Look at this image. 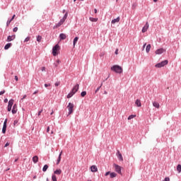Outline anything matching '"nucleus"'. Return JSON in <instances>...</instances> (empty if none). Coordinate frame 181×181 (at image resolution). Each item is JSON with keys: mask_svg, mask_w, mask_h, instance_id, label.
Returning <instances> with one entry per match:
<instances>
[{"mask_svg": "<svg viewBox=\"0 0 181 181\" xmlns=\"http://www.w3.org/2000/svg\"><path fill=\"white\" fill-rule=\"evenodd\" d=\"M89 21H90V22H97V21H98V18L90 17Z\"/></svg>", "mask_w": 181, "mask_h": 181, "instance_id": "nucleus-26", "label": "nucleus"}, {"mask_svg": "<svg viewBox=\"0 0 181 181\" xmlns=\"http://www.w3.org/2000/svg\"><path fill=\"white\" fill-rule=\"evenodd\" d=\"M150 50H151V44H148V45L146 46V53H149Z\"/></svg>", "mask_w": 181, "mask_h": 181, "instance_id": "nucleus-27", "label": "nucleus"}, {"mask_svg": "<svg viewBox=\"0 0 181 181\" xmlns=\"http://www.w3.org/2000/svg\"><path fill=\"white\" fill-rule=\"evenodd\" d=\"M149 29V24L148 23H146L145 25L142 28V33H145Z\"/></svg>", "mask_w": 181, "mask_h": 181, "instance_id": "nucleus-9", "label": "nucleus"}, {"mask_svg": "<svg viewBox=\"0 0 181 181\" xmlns=\"http://www.w3.org/2000/svg\"><path fill=\"white\" fill-rule=\"evenodd\" d=\"M59 44L55 45L53 47H52V54L53 56H57V54H59V53L57 52H59Z\"/></svg>", "mask_w": 181, "mask_h": 181, "instance_id": "nucleus-4", "label": "nucleus"}, {"mask_svg": "<svg viewBox=\"0 0 181 181\" xmlns=\"http://www.w3.org/2000/svg\"><path fill=\"white\" fill-rule=\"evenodd\" d=\"M115 53L116 54H118V49H117L115 50Z\"/></svg>", "mask_w": 181, "mask_h": 181, "instance_id": "nucleus-57", "label": "nucleus"}, {"mask_svg": "<svg viewBox=\"0 0 181 181\" xmlns=\"http://www.w3.org/2000/svg\"><path fill=\"white\" fill-rule=\"evenodd\" d=\"M14 78L16 81H18L19 80V78H18V76H15Z\"/></svg>", "mask_w": 181, "mask_h": 181, "instance_id": "nucleus-48", "label": "nucleus"}, {"mask_svg": "<svg viewBox=\"0 0 181 181\" xmlns=\"http://www.w3.org/2000/svg\"><path fill=\"white\" fill-rule=\"evenodd\" d=\"M15 16H16V15L14 14L12 17H11V18L10 19V21H13V19H15Z\"/></svg>", "mask_w": 181, "mask_h": 181, "instance_id": "nucleus-49", "label": "nucleus"}, {"mask_svg": "<svg viewBox=\"0 0 181 181\" xmlns=\"http://www.w3.org/2000/svg\"><path fill=\"white\" fill-rule=\"evenodd\" d=\"M3 94H5V90L0 91V95H3Z\"/></svg>", "mask_w": 181, "mask_h": 181, "instance_id": "nucleus-44", "label": "nucleus"}, {"mask_svg": "<svg viewBox=\"0 0 181 181\" xmlns=\"http://www.w3.org/2000/svg\"><path fill=\"white\" fill-rule=\"evenodd\" d=\"M79 87H80V85H78V83H77L75 86H74V88H72L71 91L73 93H76L77 91H78Z\"/></svg>", "mask_w": 181, "mask_h": 181, "instance_id": "nucleus-11", "label": "nucleus"}, {"mask_svg": "<svg viewBox=\"0 0 181 181\" xmlns=\"http://www.w3.org/2000/svg\"><path fill=\"white\" fill-rule=\"evenodd\" d=\"M135 104L137 107H142V104L141 103V100L139 99L136 100Z\"/></svg>", "mask_w": 181, "mask_h": 181, "instance_id": "nucleus-17", "label": "nucleus"}, {"mask_svg": "<svg viewBox=\"0 0 181 181\" xmlns=\"http://www.w3.org/2000/svg\"><path fill=\"white\" fill-rule=\"evenodd\" d=\"M104 94H108V93L106 90H105Z\"/></svg>", "mask_w": 181, "mask_h": 181, "instance_id": "nucleus-59", "label": "nucleus"}, {"mask_svg": "<svg viewBox=\"0 0 181 181\" xmlns=\"http://www.w3.org/2000/svg\"><path fill=\"white\" fill-rule=\"evenodd\" d=\"M119 17H117V18H115V19H113V20H112V21H111V23L112 24V25H115V23H118V22H119Z\"/></svg>", "mask_w": 181, "mask_h": 181, "instance_id": "nucleus-15", "label": "nucleus"}, {"mask_svg": "<svg viewBox=\"0 0 181 181\" xmlns=\"http://www.w3.org/2000/svg\"><path fill=\"white\" fill-rule=\"evenodd\" d=\"M33 162L34 163H37V162H39V157H37V156H35L33 157Z\"/></svg>", "mask_w": 181, "mask_h": 181, "instance_id": "nucleus-16", "label": "nucleus"}, {"mask_svg": "<svg viewBox=\"0 0 181 181\" xmlns=\"http://www.w3.org/2000/svg\"><path fill=\"white\" fill-rule=\"evenodd\" d=\"M42 110H40V111L38 112V113H37V116H38V117L42 114Z\"/></svg>", "mask_w": 181, "mask_h": 181, "instance_id": "nucleus-51", "label": "nucleus"}, {"mask_svg": "<svg viewBox=\"0 0 181 181\" xmlns=\"http://www.w3.org/2000/svg\"><path fill=\"white\" fill-rule=\"evenodd\" d=\"M111 173L110 171L105 173V176H108V175H110Z\"/></svg>", "mask_w": 181, "mask_h": 181, "instance_id": "nucleus-45", "label": "nucleus"}, {"mask_svg": "<svg viewBox=\"0 0 181 181\" xmlns=\"http://www.w3.org/2000/svg\"><path fill=\"white\" fill-rule=\"evenodd\" d=\"M17 160H18V158H16V159L14 160V162H16Z\"/></svg>", "mask_w": 181, "mask_h": 181, "instance_id": "nucleus-60", "label": "nucleus"}, {"mask_svg": "<svg viewBox=\"0 0 181 181\" xmlns=\"http://www.w3.org/2000/svg\"><path fill=\"white\" fill-rule=\"evenodd\" d=\"M59 64H60V60H59V59L57 60V62L54 63V66L55 68H57L59 66Z\"/></svg>", "mask_w": 181, "mask_h": 181, "instance_id": "nucleus-30", "label": "nucleus"}, {"mask_svg": "<svg viewBox=\"0 0 181 181\" xmlns=\"http://www.w3.org/2000/svg\"><path fill=\"white\" fill-rule=\"evenodd\" d=\"M169 62L168 60L162 61L160 63H158L155 65V67H157V69H160L161 67H164V66H166Z\"/></svg>", "mask_w": 181, "mask_h": 181, "instance_id": "nucleus-2", "label": "nucleus"}, {"mask_svg": "<svg viewBox=\"0 0 181 181\" xmlns=\"http://www.w3.org/2000/svg\"><path fill=\"white\" fill-rule=\"evenodd\" d=\"M50 131V127H47V132H49Z\"/></svg>", "mask_w": 181, "mask_h": 181, "instance_id": "nucleus-53", "label": "nucleus"}, {"mask_svg": "<svg viewBox=\"0 0 181 181\" xmlns=\"http://www.w3.org/2000/svg\"><path fill=\"white\" fill-rule=\"evenodd\" d=\"M42 41V36L40 35H38L37 37V42H41Z\"/></svg>", "mask_w": 181, "mask_h": 181, "instance_id": "nucleus-37", "label": "nucleus"}, {"mask_svg": "<svg viewBox=\"0 0 181 181\" xmlns=\"http://www.w3.org/2000/svg\"><path fill=\"white\" fill-rule=\"evenodd\" d=\"M15 37H16V36L15 35H8L7 37V42H12V40H15Z\"/></svg>", "mask_w": 181, "mask_h": 181, "instance_id": "nucleus-10", "label": "nucleus"}, {"mask_svg": "<svg viewBox=\"0 0 181 181\" xmlns=\"http://www.w3.org/2000/svg\"><path fill=\"white\" fill-rule=\"evenodd\" d=\"M11 46H12V43H7L4 46V50H8V49H9V47H11Z\"/></svg>", "mask_w": 181, "mask_h": 181, "instance_id": "nucleus-22", "label": "nucleus"}, {"mask_svg": "<svg viewBox=\"0 0 181 181\" xmlns=\"http://www.w3.org/2000/svg\"><path fill=\"white\" fill-rule=\"evenodd\" d=\"M91 172H98V168L95 165H92L90 167Z\"/></svg>", "mask_w": 181, "mask_h": 181, "instance_id": "nucleus-18", "label": "nucleus"}, {"mask_svg": "<svg viewBox=\"0 0 181 181\" xmlns=\"http://www.w3.org/2000/svg\"><path fill=\"white\" fill-rule=\"evenodd\" d=\"M6 124H8V119H5L2 128V133L6 134Z\"/></svg>", "mask_w": 181, "mask_h": 181, "instance_id": "nucleus-6", "label": "nucleus"}, {"mask_svg": "<svg viewBox=\"0 0 181 181\" xmlns=\"http://www.w3.org/2000/svg\"><path fill=\"white\" fill-rule=\"evenodd\" d=\"M25 98H26V95H24L23 98H21V100H25Z\"/></svg>", "mask_w": 181, "mask_h": 181, "instance_id": "nucleus-55", "label": "nucleus"}, {"mask_svg": "<svg viewBox=\"0 0 181 181\" xmlns=\"http://www.w3.org/2000/svg\"><path fill=\"white\" fill-rule=\"evenodd\" d=\"M153 105L155 107V108H159V107H160V105H159V103L158 102H153Z\"/></svg>", "mask_w": 181, "mask_h": 181, "instance_id": "nucleus-24", "label": "nucleus"}, {"mask_svg": "<svg viewBox=\"0 0 181 181\" xmlns=\"http://www.w3.org/2000/svg\"><path fill=\"white\" fill-rule=\"evenodd\" d=\"M177 170L178 173H181V165L180 164H178L177 165Z\"/></svg>", "mask_w": 181, "mask_h": 181, "instance_id": "nucleus-32", "label": "nucleus"}, {"mask_svg": "<svg viewBox=\"0 0 181 181\" xmlns=\"http://www.w3.org/2000/svg\"><path fill=\"white\" fill-rule=\"evenodd\" d=\"M59 85H60V83H57V82H56V83H54L55 87H58V86H59Z\"/></svg>", "mask_w": 181, "mask_h": 181, "instance_id": "nucleus-47", "label": "nucleus"}, {"mask_svg": "<svg viewBox=\"0 0 181 181\" xmlns=\"http://www.w3.org/2000/svg\"><path fill=\"white\" fill-rule=\"evenodd\" d=\"M13 106V99H11L8 100V104L7 107V110L8 112L12 111V107Z\"/></svg>", "mask_w": 181, "mask_h": 181, "instance_id": "nucleus-5", "label": "nucleus"}, {"mask_svg": "<svg viewBox=\"0 0 181 181\" xmlns=\"http://www.w3.org/2000/svg\"><path fill=\"white\" fill-rule=\"evenodd\" d=\"M13 32H18V27H15V28L13 29Z\"/></svg>", "mask_w": 181, "mask_h": 181, "instance_id": "nucleus-42", "label": "nucleus"}, {"mask_svg": "<svg viewBox=\"0 0 181 181\" xmlns=\"http://www.w3.org/2000/svg\"><path fill=\"white\" fill-rule=\"evenodd\" d=\"M4 103H8V98L4 99Z\"/></svg>", "mask_w": 181, "mask_h": 181, "instance_id": "nucleus-56", "label": "nucleus"}, {"mask_svg": "<svg viewBox=\"0 0 181 181\" xmlns=\"http://www.w3.org/2000/svg\"><path fill=\"white\" fill-rule=\"evenodd\" d=\"M52 181H57V177H56V175H54V174L52 175Z\"/></svg>", "mask_w": 181, "mask_h": 181, "instance_id": "nucleus-33", "label": "nucleus"}, {"mask_svg": "<svg viewBox=\"0 0 181 181\" xmlns=\"http://www.w3.org/2000/svg\"><path fill=\"white\" fill-rule=\"evenodd\" d=\"M37 93H39V90H35L34 93H33V95H35V94H37Z\"/></svg>", "mask_w": 181, "mask_h": 181, "instance_id": "nucleus-54", "label": "nucleus"}, {"mask_svg": "<svg viewBox=\"0 0 181 181\" xmlns=\"http://www.w3.org/2000/svg\"><path fill=\"white\" fill-rule=\"evenodd\" d=\"M45 87L47 88V87H50V83H45Z\"/></svg>", "mask_w": 181, "mask_h": 181, "instance_id": "nucleus-41", "label": "nucleus"}, {"mask_svg": "<svg viewBox=\"0 0 181 181\" xmlns=\"http://www.w3.org/2000/svg\"><path fill=\"white\" fill-rule=\"evenodd\" d=\"M67 16H69V13H66L65 14H64V16H63V18H62V19H64V20H66L67 19Z\"/></svg>", "mask_w": 181, "mask_h": 181, "instance_id": "nucleus-36", "label": "nucleus"}, {"mask_svg": "<svg viewBox=\"0 0 181 181\" xmlns=\"http://www.w3.org/2000/svg\"><path fill=\"white\" fill-rule=\"evenodd\" d=\"M63 24L61 23V22L59 21L58 23H57L54 26V29H56L57 28H60V26H62Z\"/></svg>", "mask_w": 181, "mask_h": 181, "instance_id": "nucleus-28", "label": "nucleus"}, {"mask_svg": "<svg viewBox=\"0 0 181 181\" xmlns=\"http://www.w3.org/2000/svg\"><path fill=\"white\" fill-rule=\"evenodd\" d=\"M6 146H9V143L7 142L4 146V148H6Z\"/></svg>", "mask_w": 181, "mask_h": 181, "instance_id": "nucleus-52", "label": "nucleus"}, {"mask_svg": "<svg viewBox=\"0 0 181 181\" xmlns=\"http://www.w3.org/2000/svg\"><path fill=\"white\" fill-rule=\"evenodd\" d=\"M11 22H12V20H8L6 22V26H9V25H11Z\"/></svg>", "mask_w": 181, "mask_h": 181, "instance_id": "nucleus-38", "label": "nucleus"}, {"mask_svg": "<svg viewBox=\"0 0 181 181\" xmlns=\"http://www.w3.org/2000/svg\"><path fill=\"white\" fill-rule=\"evenodd\" d=\"M76 93L71 90L68 95H67V98H71Z\"/></svg>", "mask_w": 181, "mask_h": 181, "instance_id": "nucleus-21", "label": "nucleus"}, {"mask_svg": "<svg viewBox=\"0 0 181 181\" xmlns=\"http://www.w3.org/2000/svg\"><path fill=\"white\" fill-rule=\"evenodd\" d=\"M101 87H103V83H101L100 86L96 88L95 90V94H97L98 91H100V88H101Z\"/></svg>", "mask_w": 181, "mask_h": 181, "instance_id": "nucleus-31", "label": "nucleus"}, {"mask_svg": "<svg viewBox=\"0 0 181 181\" xmlns=\"http://www.w3.org/2000/svg\"><path fill=\"white\" fill-rule=\"evenodd\" d=\"M115 166V172L118 173L119 175H121V166L117 165V164H114Z\"/></svg>", "mask_w": 181, "mask_h": 181, "instance_id": "nucleus-7", "label": "nucleus"}, {"mask_svg": "<svg viewBox=\"0 0 181 181\" xmlns=\"http://www.w3.org/2000/svg\"><path fill=\"white\" fill-rule=\"evenodd\" d=\"M97 12H98V11H97V8H95V9H94V13H97Z\"/></svg>", "mask_w": 181, "mask_h": 181, "instance_id": "nucleus-58", "label": "nucleus"}, {"mask_svg": "<svg viewBox=\"0 0 181 181\" xmlns=\"http://www.w3.org/2000/svg\"><path fill=\"white\" fill-rule=\"evenodd\" d=\"M81 97H86V95H87V92L86 91H82L81 93Z\"/></svg>", "mask_w": 181, "mask_h": 181, "instance_id": "nucleus-34", "label": "nucleus"}, {"mask_svg": "<svg viewBox=\"0 0 181 181\" xmlns=\"http://www.w3.org/2000/svg\"><path fill=\"white\" fill-rule=\"evenodd\" d=\"M54 175H62V170L61 169H57L55 171H54Z\"/></svg>", "mask_w": 181, "mask_h": 181, "instance_id": "nucleus-19", "label": "nucleus"}, {"mask_svg": "<svg viewBox=\"0 0 181 181\" xmlns=\"http://www.w3.org/2000/svg\"><path fill=\"white\" fill-rule=\"evenodd\" d=\"M153 2H158V0H153Z\"/></svg>", "mask_w": 181, "mask_h": 181, "instance_id": "nucleus-62", "label": "nucleus"}, {"mask_svg": "<svg viewBox=\"0 0 181 181\" xmlns=\"http://www.w3.org/2000/svg\"><path fill=\"white\" fill-rule=\"evenodd\" d=\"M117 156L119 159V160H124V158L122 157V154H121V152H119V151H117Z\"/></svg>", "mask_w": 181, "mask_h": 181, "instance_id": "nucleus-12", "label": "nucleus"}, {"mask_svg": "<svg viewBox=\"0 0 181 181\" xmlns=\"http://www.w3.org/2000/svg\"><path fill=\"white\" fill-rule=\"evenodd\" d=\"M112 71H115V73H117L119 74H121L122 73V67H121L119 65H114L111 67Z\"/></svg>", "mask_w": 181, "mask_h": 181, "instance_id": "nucleus-1", "label": "nucleus"}, {"mask_svg": "<svg viewBox=\"0 0 181 181\" xmlns=\"http://www.w3.org/2000/svg\"><path fill=\"white\" fill-rule=\"evenodd\" d=\"M62 153L61 152L58 156L57 160V165H59L60 163V160H62Z\"/></svg>", "mask_w": 181, "mask_h": 181, "instance_id": "nucleus-20", "label": "nucleus"}, {"mask_svg": "<svg viewBox=\"0 0 181 181\" xmlns=\"http://www.w3.org/2000/svg\"><path fill=\"white\" fill-rule=\"evenodd\" d=\"M145 46H146V44H144V45H143V47H145Z\"/></svg>", "mask_w": 181, "mask_h": 181, "instance_id": "nucleus-61", "label": "nucleus"}, {"mask_svg": "<svg viewBox=\"0 0 181 181\" xmlns=\"http://www.w3.org/2000/svg\"><path fill=\"white\" fill-rule=\"evenodd\" d=\"M66 37H67V36H66V34H64V33H61V34L59 35V39H60V40H66Z\"/></svg>", "mask_w": 181, "mask_h": 181, "instance_id": "nucleus-14", "label": "nucleus"}, {"mask_svg": "<svg viewBox=\"0 0 181 181\" xmlns=\"http://www.w3.org/2000/svg\"><path fill=\"white\" fill-rule=\"evenodd\" d=\"M46 181H49V178H47Z\"/></svg>", "mask_w": 181, "mask_h": 181, "instance_id": "nucleus-63", "label": "nucleus"}, {"mask_svg": "<svg viewBox=\"0 0 181 181\" xmlns=\"http://www.w3.org/2000/svg\"><path fill=\"white\" fill-rule=\"evenodd\" d=\"M67 108L69 111L68 115H70L73 114V112L74 111V104L69 103L67 106Z\"/></svg>", "mask_w": 181, "mask_h": 181, "instance_id": "nucleus-3", "label": "nucleus"}, {"mask_svg": "<svg viewBox=\"0 0 181 181\" xmlns=\"http://www.w3.org/2000/svg\"><path fill=\"white\" fill-rule=\"evenodd\" d=\"M49 169V165L47 164H45L42 168V172H46Z\"/></svg>", "mask_w": 181, "mask_h": 181, "instance_id": "nucleus-25", "label": "nucleus"}, {"mask_svg": "<svg viewBox=\"0 0 181 181\" xmlns=\"http://www.w3.org/2000/svg\"><path fill=\"white\" fill-rule=\"evenodd\" d=\"M164 52H165V49L163 48H160L156 51V54H162Z\"/></svg>", "mask_w": 181, "mask_h": 181, "instance_id": "nucleus-13", "label": "nucleus"}, {"mask_svg": "<svg viewBox=\"0 0 181 181\" xmlns=\"http://www.w3.org/2000/svg\"><path fill=\"white\" fill-rule=\"evenodd\" d=\"M110 177H111V179H113V177H117V173H110Z\"/></svg>", "mask_w": 181, "mask_h": 181, "instance_id": "nucleus-29", "label": "nucleus"}, {"mask_svg": "<svg viewBox=\"0 0 181 181\" xmlns=\"http://www.w3.org/2000/svg\"><path fill=\"white\" fill-rule=\"evenodd\" d=\"M18 124V120H14L13 125H16Z\"/></svg>", "mask_w": 181, "mask_h": 181, "instance_id": "nucleus-50", "label": "nucleus"}, {"mask_svg": "<svg viewBox=\"0 0 181 181\" xmlns=\"http://www.w3.org/2000/svg\"><path fill=\"white\" fill-rule=\"evenodd\" d=\"M136 115H131L128 117L127 119H132L135 118Z\"/></svg>", "mask_w": 181, "mask_h": 181, "instance_id": "nucleus-35", "label": "nucleus"}, {"mask_svg": "<svg viewBox=\"0 0 181 181\" xmlns=\"http://www.w3.org/2000/svg\"><path fill=\"white\" fill-rule=\"evenodd\" d=\"M163 181H170L169 177H165Z\"/></svg>", "mask_w": 181, "mask_h": 181, "instance_id": "nucleus-46", "label": "nucleus"}, {"mask_svg": "<svg viewBox=\"0 0 181 181\" xmlns=\"http://www.w3.org/2000/svg\"><path fill=\"white\" fill-rule=\"evenodd\" d=\"M11 112H12V114H16V112H18V105L14 104L13 105V108L11 110Z\"/></svg>", "mask_w": 181, "mask_h": 181, "instance_id": "nucleus-8", "label": "nucleus"}, {"mask_svg": "<svg viewBox=\"0 0 181 181\" xmlns=\"http://www.w3.org/2000/svg\"><path fill=\"white\" fill-rule=\"evenodd\" d=\"M65 21L66 20H64V18H62L59 22L63 25V23H64Z\"/></svg>", "mask_w": 181, "mask_h": 181, "instance_id": "nucleus-40", "label": "nucleus"}, {"mask_svg": "<svg viewBox=\"0 0 181 181\" xmlns=\"http://www.w3.org/2000/svg\"><path fill=\"white\" fill-rule=\"evenodd\" d=\"M41 71H46V67L42 66V67L41 68Z\"/></svg>", "mask_w": 181, "mask_h": 181, "instance_id": "nucleus-43", "label": "nucleus"}, {"mask_svg": "<svg viewBox=\"0 0 181 181\" xmlns=\"http://www.w3.org/2000/svg\"><path fill=\"white\" fill-rule=\"evenodd\" d=\"M78 42V37H75L73 41L74 47L76 46V44Z\"/></svg>", "mask_w": 181, "mask_h": 181, "instance_id": "nucleus-23", "label": "nucleus"}, {"mask_svg": "<svg viewBox=\"0 0 181 181\" xmlns=\"http://www.w3.org/2000/svg\"><path fill=\"white\" fill-rule=\"evenodd\" d=\"M30 40V37H27L24 40V42H29Z\"/></svg>", "mask_w": 181, "mask_h": 181, "instance_id": "nucleus-39", "label": "nucleus"}, {"mask_svg": "<svg viewBox=\"0 0 181 181\" xmlns=\"http://www.w3.org/2000/svg\"><path fill=\"white\" fill-rule=\"evenodd\" d=\"M51 115H53V112H51V114H50Z\"/></svg>", "mask_w": 181, "mask_h": 181, "instance_id": "nucleus-64", "label": "nucleus"}]
</instances>
